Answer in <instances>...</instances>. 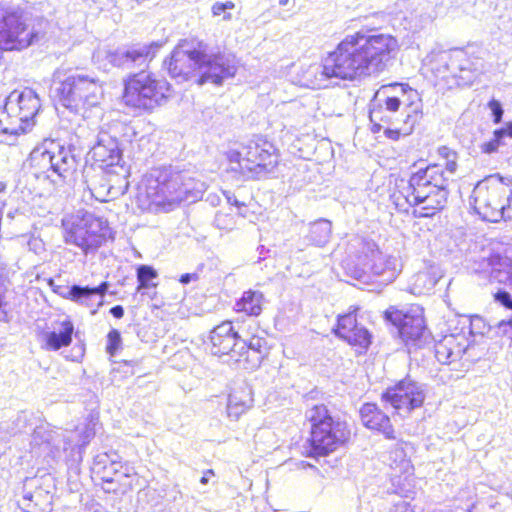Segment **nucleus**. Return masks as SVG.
I'll return each mask as SVG.
<instances>
[{"label":"nucleus","instance_id":"obj_1","mask_svg":"<svg viewBox=\"0 0 512 512\" xmlns=\"http://www.w3.org/2000/svg\"><path fill=\"white\" fill-rule=\"evenodd\" d=\"M398 41L390 34L374 30L357 31L347 35L320 64L311 65L306 71L308 85L327 88L341 80L353 81L384 71L395 57Z\"/></svg>","mask_w":512,"mask_h":512},{"label":"nucleus","instance_id":"obj_2","mask_svg":"<svg viewBox=\"0 0 512 512\" xmlns=\"http://www.w3.org/2000/svg\"><path fill=\"white\" fill-rule=\"evenodd\" d=\"M52 89L63 107L83 117L88 108L100 103L103 96L99 79L78 68L55 70Z\"/></svg>","mask_w":512,"mask_h":512},{"label":"nucleus","instance_id":"obj_3","mask_svg":"<svg viewBox=\"0 0 512 512\" xmlns=\"http://www.w3.org/2000/svg\"><path fill=\"white\" fill-rule=\"evenodd\" d=\"M206 188L204 181L173 166L159 167L150 174L149 189L154 190L155 200L170 206L181 202L193 203L202 198Z\"/></svg>","mask_w":512,"mask_h":512},{"label":"nucleus","instance_id":"obj_4","mask_svg":"<svg viewBox=\"0 0 512 512\" xmlns=\"http://www.w3.org/2000/svg\"><path fill=\"white\" fill-rule=\"evenodd\" d=\"M352 246L356 249L357 265L349 268V274L364 284L376 283L386 286L392 283L400 272L397 257L384 254L371 239L356 238Z\"/></svg>","mask_w":512,"mask_h":512},{"label":"nucleus","instance_id":"obj_5","mask_svg":"<svg viewBox=\"0 0 512 512\" xmlns=\"http://www.w3.org/2000/svg\"><path fill=\"white\" fill-rule=\"evenodd\" d=\"M448 182L442 166L429 165L412 173L402 193L412 206L422 205L424 210H441L447 203Z\"/></svg>","mask_w":512,"mask_h":512},{"label":"nucleus","instance_id":"obj_6","mask_svg":"<svg viewBox=\"0 0 512 512\" xmlns=\"http://www.w3.org/2000/svg\"><path fill=\"white\" fill-rule=\"evenodd\" d=\"M30 159L31 165L46 174L53 183L70 184L74 180L81 157L72 145L65 147L58 141L45 140L32 150Z\"/></svg>","mask_w":512,"mask_h":512},{"label":"nucleus","instance_id":"obj_7","mask_svg":"<svg viewBox=\"0 0 512 512\" xmlns=\"http://www.w3.org/2000/svg\"><path fill=\"white\" fill-rule=\"evenodd\" d=\"M311 424L309 456H325L336 450L350 436L344 421L335 419L324 404L315 405L306 411Z\"/></svg>","mask_w":512,"mask_h":512},{"label":"nucleus","instance_id":"obj_8","mask_svg":"<svg viewBox=\"0 0 512 512\" xmlns=\"http://www.w3.org/2000/svg\"><path fill=\"white\" fill-rule=\"evenodd\" d=\"M412 91L408 84L392 83L381 86L369 102V119L372 131L380 132L385 125L402 123L407 125L411 115L402 108L403 98Z\"/></svg>","mask_w":512,"mask_h":512},{"label":"nucleus","instance_id":"obj_9","mask_svg":"<svg viewBox=\"0 0 512 512\" xmlns=\"http://www.w3.org/2000/svg\"><path fill=\"white\" fill-rule=\"evenodd\" d=\"M170 90L166 79L141 71L125 81L123 101L127 106L150 112L167 102Z\"/></svg>","mask_w":512,"mask_h":512},{"label":"nucleus","instance_id":"obj_10","mask_svg":"<svg viewBox=\"0 0 512 512\" xmlns=\"http://www.w3.org/2000/svg\"><path fill=\"white\" fill-rule=\"evenodd\" d=\"M65 243L75 245L85 254H95L110 233L108 222L87 211H78L63 221Z\"/></svg>","mask_w":512,"mask_h":512},{"label":"nucleus","instance_id":"obj_11","mask_svg":"<svg viewBox=\"0 0 512 512\" xmlns=\"http://www.w3.org/2000/svg\"><path fill=\"white\" fill-rule=\"evenodd\" d=\"M236 157L238 165L243 173L251 175L248 177L261 179L273 173L278 164V155L274 145L256 136L242 145L240 151L231 155V160Z\"/></svg>","mask_w":512,"mask_h":512},{"label":"nucleus","instance_id":"obj_12","mask_svg":"<svg viewBox=\"0 0 512 512\" xmlns=\"http://www.w3.org/2000/svg\"><path fill=\"white\" fill-rule=\"evenodd\" d=\"M506 188L499 175H490L479 181L470 196L475 212L485 221L497 223L503 218Z\"/></svg>","mask_w":512,"mask_h":512},{"label":"nucleus","instance_id":"obj_13","mask_svg":"<svg viewBox=\"0 0 512 512\" xmlns=\"http://www.w3.org/2000/svg\"><path fill=\"white\" fill-rule=\"evenodd\" d=\"M238 68L239 61L233 53L210 48L205 43L198 83L201 85L212 83L221 86L225 81L235 77Z\"/></svg>","mask_w":512,"mask_h":512},{"label":"nucleus","instance_id":"obj_14","mask_svg":"<svg viewBox=\"0 0 512 512\" xmlns=\"http://www.w3.org/2000/svg\"><path fill=\"white\" fill-rule=\"evenodd\" d=\"M205 43L197 39H184L173 50L170 59L164 62L169 75L177 82L189 79L196 70L201 69Z\"/></svg>","mask_w":512,"mask_h":512},{"label":"nucleus","instance_id":"obj_15","mask_svg":"<svg viewBox=\"0 0 512 512\" xmlns=\"http://www.w3.org/2000/svg\"><path fill=\"white\" fill-rule=\"evenodd\" d=\"M385 319L397 329V333L407 347L421 348L429 339L424 318L420 311L404 312L390 308Z\"/></svg>","mask_w":512,"mask_h":512},{"label":"nucleus","instance_id":"obj_16","mask_svg":"<svg viewBox=\"0 0 512 512\" xmlns=\"http://www.w3.org/2000/svg\"><path fill=\"white\" fill-rule=\"evenodd\" d=\"M92 159L99 164L102 170L111 174H126L122 148L115 134L101 130L97 140L90 150Z\"/></svg>","mask_w":512,"mask_h":512},{"label":"nucleus","instance_id":"obj_17","mask_svg":"<svg viewBox=\"0 0 512 512\" xmlns=\"http://www.w3.org/2000/svg\"><path fill=\"white\" fill-rule=\"evenodd\" d=\"M161 47L162 42L158 41L137 43L109 51L106 59L113 66L121 69L140 68L141 71H144L143 69L148 66Z\"/></svg>","mask_w":512,"mask_h":512},{"label":"nucleus","instance_id":"obj_18","mask_svg":"<svg viewBox=\"0 0 512 512\" xmlns=\"http://www.w3.org/2000/svg\"><path fill=\"white\" fill-rule=\"evenodd\" d=\"M425 397L424 386L410 377H406L395 386L388 387L382 393L381 399L397 411L410 412L421 407Z\"/></svg>","mask_w":512,"mask_h":512},{"label":"nucleus","instance_id":"obj_19","mask_svg":"<svg viewBox=\"0 0 512 512\" xmlns=\"http://www.w3.org/2000/svg\"><path fill=\"white\" fill-rule=\"evenodd\" d=\"M41 107L40 99L34 90L25 88L22 91H13L6 99L2 115L14 117L25 126L27 132L34 125V118Z\"/></svg>","mask_w":512,"mask_h":512},{"label":"nucleus","instance_id":"obj_20","mask_svg":"<svg viewBox=\"0 0 512 512\" xmlns=\"http://www.w3.org/2000/svg\"><path fill=\"white\" fill-rule=\"evenodd\" d=\"M95 436L94 425L84 422L76 426L74 430L61 431V445L64 452L70 450L65 461L69 470L75 474L80 472V464L83 460V451Z\"/></svg>","mask_w":512,"mask_h":512},{"label":"nucleus","instance_id":"obj_21","mask_svg":"<svg viewBox=\"0 0 512 512\" xmlns=\"http://www.w3.org/2000/svg\"><path fill=\"white\" fill-rule=\"evenodd\" d=\"M109 287L110 284L103 281L95 287L74 284L72 286L59 287L58 290L55 291L62 297L77 304L86 307L96 306L91 310V315H95L98 312V309L103 305V299L108 292Z\"/></svg>","mask_w":512,"mask_h":512},{"label":"nucleus","instance_id":"obj_22","mask_svg":"<svg viewBox=\"0 0 512 512\" xmlns=\"http://www.w3.org/2000/svg\"><path fill=\"white\" fill-rule=\"evenodd\" d=\"M242 327H235L231 321H223L214 327L210 332V351L213 355H230L232 358L238 357V340Z\"/></svg>","mask_w":512,"mask_h":512},{"label":"nucleus","instance_id":"obj_23","mask_svg":"<svg viewBox=\"0 0 512 512\" xmlns=\"http://www.w3.org/2000/svg\"><path fill=\"white\" fill-rule=\"evenodd\" d=\"M240 340H238V357L236 362L244 361L248 364L245 368L255 369L260 366L268 352L267 340L258 335L251 334L249 330L242 327Z\"/></svg>","mask_w":512,"mask_h":512},{"label":"nucleus","instance_id":"obj_24","mask_svg":"<svg viewBox=\"0 0 512 512\" xmlns=\"http://www.w3.org/2000/svg\"><path fill=\"white\" fill-rule=\"evenodd\" d=\"M474 262L479 264L475 271L489 272L491 280L505 286L512 285V260L509 257L489 252Z\"/></svg>","mask_w":512,"mask_h":512},{"label":"nucleus","instance_id":"obj_25","mask_svg":"<svg viewBox=\"0 0 512 512\" xmlns=\"http://www.w3.org/2000/svg\"><path fill=\"white\" fill-rule=\"evenodd\" d=\"M360 417L366 428L381 433L386 439H396L389 416L375 403H364L360 408Z\"/></svg>","mask_w":512,"mask_h":512},{"label":"nucleus","instance_id":"obj_26","mask_svg":"<svg viewBox=\"0 0 512 512\" xmlns=\"http://www.w3.org/2000/svg\"><path fill=\"white\" fill-rule=\"evenodd\" d=\"M453 59L455 63L454 79L456 84L459 86L471 85L478 75L477 63L462 49L454 50Z\"/></svg>","mask_w":512,"mask_h":512},{"label":"nucleus","instance_id":"obj_27","mask_svg":"<svg viewBox=\"0 0 512 512\" xmlns=\"http://www.w3.org/2000/svg\"><path fill=\"white\" fill-rule=\"evenodd\" d=\"M74 334V325L69 319L60 322L52 331H46L42 334L47 350L57 351L67 347L72 342Z\"/></svg>","mask_w":512,"mask_h":512},{"label":"nucleus","instance_id":"obj_28","mask_svg":"<svg viewBox=\"0 0 512 512\" xmlns=\"http://www.w3.org/2000/svg\"><path fill=\"white\" fill-rule=\"evenodd\" d=\"M435 357L442 364H450L459 360L465 353L467 346L459 342L455 335H446L434 346Z\"/></svg>","mask_w":512,"mask_h":512},{"label":"nucleus","instance_id":"obj_29","mask_svg":"<svg viewBox=\"0 0 512 512\" xmlns=\"http://www.w3.org/2000/svg\"><path fill=\"white\" fill-rule=\"evenodd\" d=\"M31 444L35 446L45 445L56 457L61 449V431L54 430L49 425H39L32 433Z\"/></svg>","mask_w":512,"mask_h":512},{"label":"nucleus","instance_id":"obj_30","mask_svg":"<svg viewBox=\"0 0 512 512\" xmlns=\"http://www.w3.org/2000/svg\"><path fill=\"white\" fill-rule=\"evenodd\" d=\"M117 467H121L120 457L114 451L94 456L92 469L105 482H113L112 474L118 471Z\"/></svg>","mask_w":512,"mask_h":512},{"label":"nucleus","instance_id":"obj_31","mask_svg":"<svg viewBox=\"0 0 512 512\" xmlns=\"http://www.w3.org/2000/svg\"><path fill=\"white\" fill-rule=\"evenodd\" d=\"M264 296L259 291H245L242 297L236 302V310L244 312L249 316H259L262 312Z\"/></svg>","mask_w":512,"mask_h":512},{"label":"nucleus","instance_id":"obj_32","mask_svg":"<svg viewBox=\"0 0 512 512\" xmlns=\"http://www.w3.org/2000/svg\"><path fill=\"white\" fill-rule=\"evenodd\" d=\"M240 394L234 391L228 397L227 414L233 420H237L252 405L250 391L243 390Z\"/></svg>","mask_w":512,"mask_h":512},{"label":"nucleus","instance_id":"obj_33","mask_svg":"<svg viewBox=\"0 0 512 512\" xmlns=\"http://www.w3.org/2000/svg\"><path fill=\"white\" fill-rule=\"evenodd\" d=\"M454 50L438 54L432 61V71L437 77L449 79L455 76Z\"/></svg>","mask_w":512,"mask_h":512},{"label":"nucleus","instance_id":"obj_34","mask_svg":"<svg viewBox=\"0 0 512 512\" xmlns=\"http://www.w3.org/2000/svg\"><path fill=\"white\" fill-rule=\"evenodd\" d=\"M332 232V223L327 219H319L310 224L307 240L316 245L324 246L330 239Z\"/></svg>","mask_w":512,"mask_h":512},{"label":"nucleus","instance_id":"obj_35","mask_svg":"<svg viewBox=\"0 0 512 512\" xmlns=\"http://www.w3.org/2000/svg\"><path fill=\"white\" fill-rule=\"evenodd\" d=\"M505 138L512 139V122L507 123L504 127L496 129L493 133V138L481 145L482 152L487 154L496 152L500 146L506 144Z\"/></svg>","mask_w":512,"mask_h":512},{"label":"nucleus","instance_id":"obj_36","mask_svg":"<svg viewBox=\"0 0 512 512\" xmlns=\"http://www.w3.org/2000/svg\"><path fill=\"white\" fill-rule=\"evenodd\" d=\"M342 339L363 349H367L371 344V334L364 326H357Z\"/></svg>","mask_w":512,"mask_h":512},{"label":"nucleus","instance_id":"obj_37","mask_svg":"<svg viewBox=\"0 0 512 512\" xmlns=\"http://www.w3.org/2000/svg\"><path fill=\"white\" fill-rule=\"evenodd\" d=\"M357 326L359 325L356 320V315L354 313H348L338 317L337 328L334 330V332L336 336L343 338Z\"/></svg>","mask_w":512,"mask_h":512},{"label":"nucleus","instance_id":"obj_38","mask_svg":"<svg viewBox=\"0 0 512 512\" xmlns=\"http://www.w3.org/2000/svg\"><path fill=\"white\" fill-rule=\"evenodd\" d=\"M157 277L156 270L148 265H140L137 268V280H138V288L137 290L140 291L141 289H148L151 286H155V284H152L151 281Z\"/></svg>","mask_w":512,"mask_h":512},{"label":"nucleus","instance_id":"obj_39","mask_svg":"<svg viewBox=\"0 0 512 512\" xmlns=\"http://www.w3.org/2000/svg\"><path fill=\"white\" fill-rule=\"evenodd\" d=\"M0 132L3 134H11L17 135L20 133H26L25 126L18 122L14 117H7L2 115V111H0Z\"/></svg>","mask_w":512,"mask_h":512},{"label":"nucleus","instance_id":"obj_40","mask_svg":"<svg viewBox=\"0 0 512 512\" xmlns=\"http://www.w3.org/2000/svg\"><path fill=\"white\" fill-rule=\"evenodd\" d=\"M414 122L415 120L411 119L407 125H404V127L400 126L401 123L385 125L381 130H383L384 135L387 138L391 140H398L401 134L407 135L410 133L414 126Z\"/></svg>","mask_w":512,"mask_h":512},{"label":"nucleus","instance_id":"obj_41","mask_svg":"<svg viewBox=\"0 0 512 512\" xmlns=\"http://www.w3.org/2000/svg\"><path fill=\"white\" fill-rule=\"evenodd\" d=\"M469 330L472 335L483 336L491 330V327L485 322V320L482 317L473 316L470 319Z\"/></svg>","mask_w":512,"mask_h":512},{"label":"nucleus","instance_id":"obj_42","mask_svg":"<svg viewBox=\"0 0 512 512\" xmlns=\"http://www.w3.org/2000/svg\"><path fill=\"white\" fill-rule=\"evenodd\" d=\"M7 291L6 280L0 274V321H9L8 303L5 301V293Z\"/></svg>","mask_w":512,"mask_h":512},{"label":"nucleus","instance_id":"obj_43","mask_svg":"<svg viewBox=\"0 0 512 512\" xmlns=\"http://www.w3.org/2000/svg\"><path fill=\"white\" fill-rule=\"evenodd\" d=\"M121 344L120 332L116 329H112L107 335V346L106 350L110 355H114Z\"/></svg>","mask_w":512,"mask_h":512},{"label":"nucleus","instance_id":"obj_44","mask_svg":"<svg viewBox=\"0 0 512 512\" xmlns=\"http://www.w3.org/2000/svg\"><path fill=\"white\" fill-rule=\"evenodd\" d=\"M488 108L491 111L493 122L496 124L500 123L504 114L501 102L493 98L488 102Z\"/></svg>","mask_w":512,"mask_h":512},{"label":"nucleus","instance_id":"obj_45","mask_svg":"<svg viewBox=\"0 0 512 512\" xmlns=\"http://www.w3.org/2000/svg\"><path fill=\"white\" fill-rule=\"evenodd\" d=\"M234 8V4L230 1L221 3L216 2L212 6V12L215 16L223 15V19H228L230 17L229 13H226V10Z\"/></svg>","mask_w":512,"mask_h":512},{"label":"nucleus","instance_id":"obj_46","mask_svg":"<svg viewBox=\"0 0 512 512\" xmlns=\"http://www.w3.org/2000/svg\"><path fill=\"white\" fill-rule=\"evenodd\" d=\"M495 301L500 303L507 309L512 310V296L509 292L504 290H499L494 295Z\"/></svg>","mask_w":512,"mask_h":512},{"label":"nucleus","instance_id":"obj_47","mask_svg":"<svg viewBox=\"0 0 512 512\" xmlns=\"http://www.w3.org/2000/svg\"><path fill=\"white\" fill-rule=\"evenodd\" d=\"M502 211L504 212L502 220H505V221L512 220V196L511 195L506 194V197L504 198V201H503Z\"/></svg>","mask_w":512,"mask_h":512},{"label":"nucleus","instance_id":"obj_48","mask_svg":"<svg viewBox=\"0 0 512 512\" xmlns=\"http://www.w3.org/2000/svg\"><path fill=\"white\" fill-rule=\"evenodd\" d=\"M390 512H414L410 507L409 503L405 500H401L394 505L393 510Z\"/></svg>","mask_w":512,"mask_h":512},{"label":"nucleus","instance_id":"obj_49","mask_svg":"<svg viewBox=\"0 0 512 512\" xmlns=\"http://www.w3.org/2000/svg\"><path fill=\"white\" fill-rule=\"evenodd\" d=\"M225 196H226V199L228 201V203L238 207V208H241L243 206H245V204L243 202H240L236 196L234 194H232L231 192H224Z\"/></svg>","mask_w":512,"mask_h":512},{"label":"nucleus","instance_id":"obj_50","mask_svg":"<svg viewBox=\"0 0 512 512\" xmlns=\"http://www.w3.org/2000/svg\"><path fill=\"white\" fill-rule=\"evenodd\" d=\"M273 3H277L279 7L286 8L290 11L295 6V0H271Z\"/></svg>","mask_w":512,"mask_h":512},{"label":"nucleus","instance_id":"obj_51","mask_svg":"<svg viewBox=\"0 0 512 512\" xmlns=\"http://www.w3.org/2000/svg\"><path fill=\"white\" fill-rule=\"evenodd\" d=\"M439 154L443 156L446 160L450 158H457L456 152L451 150L450 148L443 146L439 148Z\"/></svg>","mask_w":512,"mask_h":512},{"label":"nucleus","instance_id":"obj_52","mask_svg":"<svg viewBox=\"0 0 512 512\" xmlns=\"http://www.w3.org/2000/svg\"><path fill=\"white\" fill-rule=\"evenodd\" d=\"M110 314L117 319H121L124 316V308L121 305H115L110 309Z\"/></svg>","mask_w":512,"mask_h":512},{"label":"nucleus","instance_id":"obj_53","mask_svg":"<svg viewBox=\"0 0 512 512\" xmlns=\"http://www.w3.org/2000/svg\"><path fill=\"white\" fill-rule=\"evenodd\" d=\"M456 159L457 158H450V159H447L446 160V166H445V169L447 172H449L450 174H454L456 172V169H457V162H456Z\"/></svg>","mask_w":512,"mask_h":512},{"label":"nucleus","instance_id":"obj_54","mask_svg":"<svg viewBox=\"0 0 512 512\" xmlns=\"http://www.w3.org/2000/svg\"><path fill=\"white\" fill-rule=\"evenodd\" d=\"M498 329L499 330H502L503 333H507L508 330H511L512 331V318L508 321H505V320H502L500 321L498 324Z\"/></svg>","mask_w":512,"mask_h":512},{"label":"nucleus","instance_id":"obj_55","mask_svg":"<svg viewBox=\"0 0 512 512\" xmlns=\"http://www.w3.org/2000/svg\"><path fill=\"white\" fill-rule=\"evenodd\" d=\"M195 278H196V274L185 273V274L181 275L179 281H180V283L186 285V284H189Z\"/></svg>","mask_w":512,"mask_h":512},{"label":"nucleus","instance_id":"obj_56","mask_svg":"<svg viewBox=\"0 0 512 512\" xmlns=\"http://www.w3.org/2000/svg\"><path fill=\"white\" fill-rule=\"evenodd\" d=\"M211 476H214L213 470L209 469V470L205 471L203 473L202 477L200 478V483L203 485H206L209 482Z\"/></svg>","mask_w":512,"mask_h":512},{"label":"nucleus","instance_id":"obj_57","mask_svg":"<svg viewBox=\"0 0 512 512\" xmlns=\"http://www.w3.org/2000/svg\"><path fill=\"white\" fill-rule=\"evenodd\" d=\"M7 184L6 182L0 181V193H4L6 191Z\"/></svg>","mask_w":512,"mask_h":512},{"label":"nucleus","instance_id":"obj_58","mask_svg":"<svg viewBox=\"0 0 512 512\" xmlns=\"http://www.w3.org/2000/svg\"><path fill=\"white\" fill-rule=\"evenodd\" d=\"M32 498H33V495L31 493H28V494L24 495V497H23L24 500H29V501H32Z\"/></svg>","mask_w":512,"mask_h":512},{"label":"nucleus","instance_id":"obj_59","mask_svg":"<svg viewBox=\"0 0 512 512\" xmlns=\"http://www.w3.org/2000/svg\"><path fill=\"white\" fill-rule=\"evenodd\" d=\"M88 188L91 191V194L94 195L98 199V196L96 195L95 190L93 188H91L89 185H88Z\"/></svg>","mask_w":512,"mask_h":512},{"label":"nucleus","instance_id":"obj_60","mask_svg":"<svg viewBox=\"0 0 512 512\" xmlns=\"http://www.w3.org/2000/svg\"><path fill=\"white\" fill-rule=\"evenodd\" d=\"M426 277H427L426 273L419 274L417 280H421L422 278H426Z\"/></svg>","mask_w":512,"mask_h":512},{"label":"nucleus","instance_id":"obj_61","mask_svg":"<svg viewBox=\"0 0 512 512\" xmlns=\"http://www.w3.org/2000/svg\"><path fill=\"white\" fill-rule=\"evenodd\" d=\"M396 455L399 456V457H402L403 456V451L402 450H396L395 451Z\"/></svg>","mask_w":512,"mask_h":512}]
</instances>
